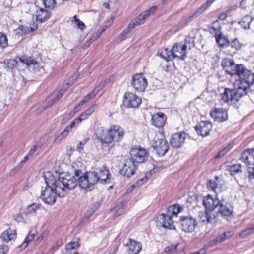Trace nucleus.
Here are the masks:
<instances>
[{
    "instance_id": "obj_1",
    "label": "nucleus",
    "mask_w": 254,
    "mask_h": 254,
    "mask_svg": "<svg viewBox=\"0 0 254 254\" xmlns=\"http://www.w3.org/2000/svg\"><path fill=\"white\" fill-rule=\"evenodd\" d=\"M46 186L41 188L40 198L45 203L53 205L57 196L63 197L76 186L75 177L67 173H61L57 179L50 172L44 175Z\"/></svg>"
},
{
    "instance_id": "obj_2",
    "label": "nucleus",
    "mask_w": 254,
    "mask_h": 254,
    "mask_svg": "<svg viewBox=\"0 0 254 254\" xmlns=\"http://www.w3.org/2000/svg\"><path fill=\"white\" fill-rule=\"evenodd\" d=\"M95 134L103 144H110L120 142L124 136V131L119 125H112L107 130L102 127H98Z\"/></svg>"
},
{
    "instance_id": "obj_3",
    "label": "nucleus",
    "mask_w": 254,
    "mask_h": 254,
    "mask_svg": "<svg viewBox=\"0 0 254 254\" xmlns=\"http://www.w3.org/2000/svg\"><path fill=\"white\" fill-rule=\"evenodd\" d=\"M239 78L238 89L241 95L254 92V73L247 69L243 65L238 66L235 74Z\"/></svg>"
},
{
    "instance_id": "obj_4",
    "label": "nucleus",
    "mask_w": 254,
    "mask_h": 254,
    "mask_svg": "<svg viewBox=\"0 0 254 254\" xmlns=\"http://www.w3.org/2000/svg\"><path fill=\"white\" fill-rule=\"evenodd\" d=\"M83 173L80 170H76L74 175L76 179V185L77 180L81 188L85 189L91 190L94 185L99 181L98 174L95 171L89 172L82 175ZM72 176V175H71Z\"/></svg>"
},
{
    "instance_id": "obj_5",
    "label": "nucleus",
    "mask_w": 254,
    "mask_h": 254,
    "mask_svg": "<svg viewBox=\"0 0 254 254\" xmlns=\"http://www.w3.org/2000/svg\"><path fill=\"white\" fill-rule=\"evenodd\" d=\"M130 84L136 91L143 92L148 86V81L143 74L137 73L132 76Z\"/></svg>"
},
{
    "instance_id": "obj_6",
    "label": "nucleus",
    "mask_w": 254,
    "mask_h": 254,
    "mask_svg": "<svg viewBox=\"0 0 254 254\" xmlns=\"http://www.w3.org/2000/svg\"><path fill=\"white\" fill-rule=\"evenodd\" d=\"M180 223L182 230L186 233H192L197 226L196 220L191 215L180 217Z\"/></svg>"
},
{
    "instance_id": "obj_7",
    "label": "nucleus",
    "mask_w": 254,
    "mask_h": 254,
    "mask_svg": "<svg viewBox=\"0 0 254 254\" xmlns=\"http://www.w3.org/2000/svg\"><path fill=\"white\" fill-rule=\"evenodd\" d=\"M142 102L140 97L132 92H126L124 96L123 103L127 108L138 107Z\"/></svg>"
},
{
    "instance_id": "obj_8",
    "label": "nucleus",
    "mask_w": 254,
    "mask_h": 254,
    "mask_svg": "<svg viewBox=\"0 0 254 254\" xmlns=\"http://www.w3.org/2000/svg\"><path fill=\"white\" fill-rule=\"evenodd\" d=\"M152 147L159 156H163L168 150L169 144L163 137L160 138L156 137L154 139Z\"/></svg>"
},
{
    "instance_id": "obj_9",
    "label": "nucleus",
    "mask_w": 254,
    "mask_h": 254,
    "mask_svg": "<svg viewBox=\"0 0 254 254\" xmlns=\"http://www.w3.org/2000/svg\"><path fill=\"white\" fill-rule=\"evenodd\" d=\"M203 205L206 208V210L208 211L214 213L213 211L218 208L217 212L220 214H222V211L220 209L222 207V205L219 204V201L217 199L214 200L209 195L204 198Z\"/></svg>"
},
{
    "instance_id": "obj_10",
    "label": "nucleus",
    "mask_w": 254,
    "mask_h": 254,
    "mask_svg": "<svg viewBox=\"0 0 254 254\" xmlns=\"http://www.w3.org/2000/svg\"><path fill=\"white\" fill-rule=\"evenodd\" d=\"M130 160L134 163H141L143 162L147 157L146 150L141 147L133 148L130 150Z\"/></svg>"
},
{
    "instance_id": "obj_11",
    "label": "nucleus",
    "mask_w": 254,
    "mask_h": 254,
    "mask_svg": "<svg viewBox=\"0 0 254 254\" xmlns=\"http://www.w3.org/2000/svg\"><path fill=\"white\" fill-rule=\"evenodd\" d=\"M156 9L157 6H153L149 9L144 11L130 22V26H132L134 28L136 26L143 24L144 20L150 14L153 13Z\"/></svg>"
},
{
    "instance_id": "obj_12",
    "label": "nucleus",
    "mask_w": 254,
    "mask_h": 254,
    "mask_svg": "<svg viewBox=\"0 0 254 254\" xmlns=\"http://www.w3.org/2000/svg\"><path fill=\"white\" fill-rule=\"evenodd\" d=\"M212 128L211 123L207 121H202L195 127L197 134L203 137L209 135Z\"/></svg>"
},
{
    "instance_id": "obj_13",
    "label": "nucleus",
    "mask_w": 254,
    "mask_h": 254,
    "mask_svg": "<svg viewBox=\"0 0 254 254\" xmlns=\"http://www.w3.org/2000/svg\"><path fill=\"white\" fill-rule=\"evenodd\" d=\"M241 65L235 64L234 62L230 59H223V70L231 76L235 75L236 74L238 66Z\"/></svg>"
},
{
    "instance_id": "obj_14",
    "label": "nucleus",
    "mask_w": 254,
    "mask_h": 254,
    "mask_svg": "<svg viewBox=\"0 0 254 254\" xmlns=\"http://www.w3.org/2000/svg\"><path fill=\"white\" fill-rule=\"evenodd\" d=\"M169 53L171 55V59L172 58H177L181 60H184L187 57L186 50L185 47H183L181 44H175L173 45L172 50Z\"/></svg>"
},
{
    "instance_id": "obj_15",
    "label": "nucleus",
    "mask_w": 254,
    "mask_h": 254,
    "mask_svg": "<svg viewBox=\"0 0 254 254\" xmlns=\"http://www.w3.org/2000/svg\"><path fill=\"white\" fill-rule=\"evenodd\" d=\"M135 170L134 163L129 159L124 164L123 168L120 170V173L125 177H129L134 174Z\"/></svg>"
},
{
    "instance_id": "obj_16",
    "label": "nucleus",
    "mask_w": 254,
    "mask_h": 254,
    "mask_svg": "<svg viewBox=\"0 0 254 254\" xmlns=\"http://www.w3.org/2000/svg\"><path fill=\"white\" fill-rule=\"evenodd\" d=\"M220 17H219L218 20L213 22L211 28V32L214 34L216 42L219 45L220 47H222V43H221L222 36V32L221 31V26L219 22Z\"/></svg>"
},
{
    "instance_id": "obj_17",
    "label": "nucleus",
    "mask_w": 254,
    "mask_h": 254,
    "mask_svg": "<svg viewBox=\"0 0 254 254\" xmlns=\"http://www.w3.org/2000/svg\"><path fill=\"white\" fill-rule=\"evenodd\" d=\"M125 246L129 254H138L142 249L141 243L131 239H129L128 242Z\"/></svg>"
},
{
    "instance_id": "obj_18",
    "label": "nucleus",
    "mask_w": 254,
    "mask_h": 254,
    "mask_svg": "<svg viewBox=\"0 0 254 254\" xmlns=\"http://www.w3.org/2000/svg\"><path fill=\"white\" fill-rule=\"evenodd\" d=\"M240 93L242 92L241 91H239L238 88H237V91L229 88H225V91L223 92V101L228 102L229 101L232 100L238 101L239 97H241L243 96L241 95L240 94Z\"/></svg>"
},
{
    "instance_id": "obj_19",
    "label": "nucleus",
    "mask_w": 254,
    "mask_h": 254,
    "mask_svg": "<svg viewBox=\"0 0 254 254\" xmlns=\"http://www.w3.org/2000/svg\"><path fill=\"white\" fill-rule=\"evenodd\" d=\"M240 159L246 164L254 165V148L244 150L241 154Z\"/></svg>"
},
{
    "instance_id": "obj_20",
    "label": "nucleus",
    "mask_w": 254,
    "mask_h": 254,
    "mask_svg": "<svg viewBox=\"0 0 254 254\" xmlns=\"http://www.w3.org/2000/svg\"><path fill=\"white\" fill-rule=\"evenodd\" d=\"M186 138V133L180 132L173 134L170 139V144L173 148H179L184 143Z\"/></svg>"
},
{
    "instance_id": "obj_21",
    "label": "nucleus",
    "mask_w": 254,
    "mask_h": 254,
    "mask_svg": "<svg viewBox=\"0 0 254 254\" xmlns=\"http://www.w3.org/2000/svg\"><path fill=\"white\" fill-rule=\"evenodd\" d=\"M166 119V116L163 113L159 112L152 116L151 122L157 128H162L164 127Z\"/></svg>"
},
{
    "instance_id": "obj_22",
    "label": "nucleus",
    "mask_w": 254,
    "mask_h": 254,
    "mask_svg": "<svg viewBox=\"0 0 254 254\" xmlns=\"http://www.w3.org/2000/svg\"><path fill=\"white\" fill-rule=\"evenodd\" d=\"M198 217L200 222L208 223L212 222V220L216 217L214 213L210 212L205 210V212H200L199 213Z\"/></svg>"
},
{
    "instance_id": "obj_23",
    "label": "nucleus",
    "mask_w": 254,
    "mask_h": 254,
    "mask_svg": "<svg viewBox=\"0 0 254 254\" xmlns=\"http://www.w3.org/2000/svg\"><path fill=\"white\" fill-rule=\"evenodd\" d=\"M162 220V225L164 228H168L169 229L173 230L175 229V227L173 224V221L171 219V216L168 214H162L161 215Z\"/></svg>"
},
{
    "instance_id": "obj_24",
    "label": "nucleus",
    "mask_w": 254,
    "mask_h": 254,
    "mask_svg": "<svg viewBox=\"0 0 254 254\" xmlns=\"http://www.w3.org/2000/svg\"><path fill=\"white\" fill-rule=\"evenodd\" d=\"M16 237V232L14 229H8L4 231L1 234V238L3 241L8 242L14 240Z\"/></svg>"
},
{
    "instance_id": "obj_25",
    "label": "nucleus",
    "mask_w": 254,
    "mask_h": 254,
    "mask_svg": "<svg viewBox=\"0 0 254 254\" xmlns=\"http://www.w3.org/2000/svg\"><path fill=\"white\" fill-rule=\"evenodd\" d=\"M19 60L22 63L29 66L34 65V67L33 69L35 70H39V67L38 66V64L37 61L33 58L30 57L23 56L22 57L20 58Z\"/></svg>"
},
{
    "instance_id": "obj_26",
    "label": "nucleus",
    "mask_w": 254,
    "mask_h": 254,
    "mask_svg": "<svg viewBox=\"0 0 254 254\" xmlns=\"http://www.w3.org/2000/svg\"><path fill=\"white\" fill-rule=\"evenodd\" d=\"M80 246L79 239L75 238L65 245V249L67 253L71 254L72 250H77Z\"/></svg>"
},
{
    "instance_id": "obj_27",
    "label": "nucleus",
    "mask_w": 254,
    "mask_h": 254,
    "mask_svg": "<svg viewBox=\"0 0 254 254\" xmlns=\"http://www.w3.org/2000/svg\"><path fill=\"white\" fill-rule=\"evenodd\" d=\"M36 17L37 21L43 22L49 18L50 15L47 10L40 8L38 10H37Z\"/></svg>"
},
{
    "instance_id": "obj_28",
    "label": "nucleus",
    "mask_w": 254,
    "mask_h": 254,
    "mask_svg": "<svg viewBox=\"0 0 254 254\" xmlns=\"http://www.w3.org/2000/svg\"><path fill=\"white\" fill-rule=\"evenodd\" d=\"M211 117L216 122H221L222 121V109L214 108L210 111Z\"/></svg>"
},
{
    "instance_id": "obj_29",
    "label": "nucleus",
    "mask_w": 254,
    "mask_h": 254,
    "mask_svg": "<svg viewBox=\"0 0 254 254\" xmlns=\"http://www.w3.org/2000/svg\"><path fill=\"white\" fill-rule=\"evenodd\" d=\"M98 174L97 177L99 178V181L101 183L106 182L108 179L109 171L106 168H103L100 170L96 171Z\"/></svg>"
},
{
    "instance_id": "obj_30",
    "label": "nucleus",
    "mask_w": 254,
    "mask_h": 254,
    "mask_svg": "<svg viewBox=\"0 0 254 254\" xmlns=\"http://www.w3.org/2000/svg\"><path fill=\"white\" fill-rule=\"evenodd\" d=\"M225 165V171L231 175H234L235 173L242 172L241 165L240 164H232L231 165Z\"/></svg>"
},
{
    "instance_id": "obj_31",
    "label": "nucleus",
    "mask_w": 254,
    "mask_h": 254,
    "mask_svg": "<svg viewBox=\"0 0 254 254\" xmlns=\"http://www.w3.org/2000/svg\"><path fill=\"white\" fill-rule=\"evenodd\" d=\"M182 210L183 208L179 205H174L168 207L167 214L170 216H177V214Z\"/></svg>"
},
{
    "instance_id": "obj_32",
    "label": "nucleus",
    "mask_w": 254,
    "mask_h": 254,
    "mask_svg": "<svg viewBox=\"0 0 254 254\" xmlns=\"http://www.w3.org/2000/svg\"><path fill=\"white\" fill-rule=\"evenodd\" d=\"M228 45H230L232 47L236 49H238L240 48L239 42L237 38L234 39L232 41L230 42L227 37L223 36V48L225 46H227Z\"/></svg>"
},
{
    "instance_id": "obj_33",
    "label": "nucleus",
    "mask_w": 254,
    "mask_h": 254,
    "mask_svg": "<svg viewBox=\"0 0 254 254\" xmlns=\"http://www.w3.org/2000/svg\"><path fill=\"white\" fill-rule=\"evenodd\" d=\"M73 128V127L70 124L69 126L66 127L56 137L54 142L55 143L60 142L63 139L68 135L69 132Z\"/></svg>"
},
{
    "instance_id": "obj_34",
    "label": "nucleus",
    "mask_w": 254,
    "mask_h": 254,
    "mask_svg": "<svg viewBox=\"0 0 254 254\" xmlns=\"http://www.w3.org/2000/svg\"><path fill=\"white\" fill-rule=\"evenodd\" d=\"M211 1H206L195 12L193 13V16L196 18L202 14L208 7L211 6Z\"/></svg>"
},
{
    "instance_id": "obj_35",
    "label": "nucleus",
    "mask_w": 254,
    "mask_h": 254,
    "mask_svg": "<svg viewBox=\"0 0 254 254\" xmlns=\"http://www.w3.org/2000/svg\"><path fill=\"white\" fill-rule=\"evenodd\" d=\"M252 21V18L249 15H246L242 17L239 21L240 25L245 29H248L250 28V23Z\"/></svg>"
},
{
    "instance_id": "obj_36",
    "label": "nucleus",
    "mask_w": 254,
    "mask_h": 254,
    "mask_svg": "<svg viewBox=\"0 0 254 254\" xmlns=\"http://www.w3.org/2000/svg\"><path fill=\"white\" fill-rule=\"evenodd\" d=\"M35 238V233L32 231H30L28 235L26 237L24 241L20 245L19 247L21 249H25L28 244L32 241Z\"/></svg>"
},
{
    "instance_id": "obj_37",
    "label": "nucleus",
    "mask_w": 254,
    "mask_h": 254,
    "mask_svg": "<svg viewBox=\"0 0 254 254\" xmlns=\"http://www.w3.org/2000/svg\"><path fill=\"white\" fill-rule=\"evenodd\" d=\"M183 47H185V49L186 50L187 48L189 50L191 49L195 46V39L193 37H187L185 39V43L184 45H182Z\"/></svg>"
},
{
    "instance_id": "obj_38",
    "label": "nucleus",
    "mask_w": 254,
    "mask_h": 254,
    "mask_svg": "<svg viewBox=\"0 0 254 254\" xmlns=\"http://www.w3.org/2000/svg\"><path fill=\"white\" fill-rule=\"evenodd\" d=\"M134 28L132 26H130V24L128 25L127 28H125L122 33H121L119 36L118 38L121 40H124L127 37V35Z\"/></svg>"
},
{
    "instance_id": "obj_39",
    "label": "nucleus",
    "mask_w": 254,
    "mask_h": 254,
    "mask_svg": "<svg viewBox=\"0 0 254 254\" xmlns=\"http://www.w3.org/2000/svg\"><path fill=\"white\" fill-rule=\"evenodd\" d=\"M125 201H122L118 204L112 211L116 212L117 216H119L124 212L123 206L125 203Z\"/></svg>"
},
{
    "instance_id": "obj_40",
    "label": "nucleus",
    "mask_w": 254,
    "mask_h": 254,
    "mask_svg": "<svg viewBox=\"0 0 254 254\" xmlns=\"http://www.w3.org/2000/svg\"><path fill=\"white\" fill-rule=\"evenodd\" d=\"M223 216H229L233 218V207L223 205Z\"/></svg>"
},
{
    "instance_id": "obj_41",
    "label": "nucleus",
    "mask_w": 254,
    "mask_h": 254,
    "mask_svg": "<svg viewBox=\"0 0 254 254\" xmlns=\"http://www.w3.org/2000/svg\"><path fill=\"white\" fill-rule=\"evenodd\" d=\"M88 117L87 115L84 112L82 113L80 117L75 118L74 120L71 123L70 125L74 127L76 125L79 124L82 120H85Z\"/></svg>"
},
{
    "instance_id": "obj_42",
    "label": "nucleus",
    "mask_w": 254,
    "mask_h": 254,
    "mask_svg": "<svg viewBox=\"0 0 254 254\" xmlns=\"http://www.w3.org/2000/svg\"><path fill=\"white\" fill-rule=\"evenodd\" d=\"M8 45V40L6 35L0 32V48H5Z\"/></svg>"
},
{
    "instance_id": "obj_43",
    "label": "nucleus",
    "mask_w": 254,
    "mask_h": 254,
    "mask_svg": "<svg viewBox=\"0 0 254 254\" xmlns=\"http://www.w3.org/2000/svg\"><path fill=\"white\" fill-rule=\"evenodd\" d=\"M99 207V205L98 204H96L92 207L90 208V209L85 213V217L88 219L91 215L94 213L97 209Z\"/></svg>"
},
{
    "instance_id": "obj_44",
    "label": "nucleus",
    "mask_w": 254,
    "mask_h": 254,
    "mask_svg": "<svg viewBox=\"0 0 254 254\" xmlns=\"http://www.w3.org/2000/svg\"><path fill=\"white\" fill-rule=\"evenodd\" d=\"M254 231V230L253 228H252V226H251L248 228L245 229L244 230L242 231L240 233L239 235L241 237L245 238L246 236H247L250 234H252Z\"/></svg>"
},
{
    "instance_id": "obj_45",
    "label": "nucleus",
    "mask_w": 254,
    "mask_h": 254,
    "mask_svg": "<svg viewBox=\"0 0 254 254\" xmlns=\"http://www.w3.org/2000/svg\"><path fill=\"white\" fill-rule=\"evenodd\" d=\"M43 4L46 8H53L56 2L55 0H43Z\"/></svg>"
},
{
    "instance_id": "obj_46",
    "label": "nucleus",
    "mask_w": 254,
    "mask_h": 254,
    "mask_svg": "<svg viewBox=\"0 0 254 254\" xmlns=\"http://www.w3.org/2000/svg\"><path fill=\"white\" fill-rule=\"evenodd\" d=\"M217 184L215 181L210 180L207 183V188L213 191H215Z\"/></svg>"
},
{
    "instance_id": "obj_47",
    "label": "nucleus",
    "mask_w": 254,
    "mask_h": 254,
    "mask_svg": "<svg viewBox=\"0 0 254 254\" xmlns=\"http://www.w3.org/2000/svg\"><path fill=\"white\" fill-rule=\"evenodd\" d=\"M73 18L75 22L80 29L83 30L85 29V25L84 23L80 20V19L77 18V16L75 15Z\"/></svg>"
},
{
    "instance_id": "obj_48",
    "label": "nucleus",
    "mask_w": 254,
    "mask_h": 254,
    "mask_svg": "<svg viewBox=\"0 0 254 254\" xmlns=\"http://www.w3.org/2000/svg\"><path fill=\"white\" fill-rule=\"evenodd\" d=\"M167 49H165V54H164L162 52H158L157 53V55L160 56V57H161L162 59L166 60L167 61H168L169 60H170L171 59V55L170 54V53H169V52H167Z\"/></svg>"
},
{
    "instance_id": "obj_49",
    "label": "nucleus",
    "mask_w": 254,
    "mask_h": 254,
    "mask_svg": "<svg viewBox=\"0 0 254 254\" xmlns=\"http://www.w3.org/2000/svg\"><path fill=\"white\" fill-rule=\"evenodd\" d=\"M148 174H146L143 178L138 179L136 182V185L137 186H140L143 185L144 183L146 182L148 180Z\"/></svg>"
},
{
    "instance_id": "obj_50",
    "label": "nucleus",
    "mask_w": 254,
    "mask_h": 254,
    "mask_svg": "<svg viewBox=\"0 0 254 254\" xmlns=\"http://www.w3.org/2000/svg\"><path fill=\"white\" fill-rule=\"evenodd\" d=\"M96 108H97V105L95 104V105L91 106L89 108L87 109L84 112L86 114V115H87V116L89 117L95 111Z\"/></svg>"
},
{
    "instance_id": "obj_51",
    "label": "nucleus",
    "mask_w": 254,
    "mask_h": 254,
    "mask_svg": "<svg viewBox=\"0 0 254 254\" xmlns=\"http://www.w3.org/2000/svg\"><path fill=\"white\" fill-rule=\"evenodd\" d=\"M22 168V165L19 164L15 167H14L13 169L11 170V171L9 173V176L10 177L14 176L16 173V172Z\"/></svg>"
},
{
    "instance_id": "obj_52",
    "label": "nucleus",
    "mask_w": 254,
    "mask_h": 254,
    "mask_svg": "<svg viewBox=\"0 0 254 254\" xmlns=\"http://www.w3.org/2000/svg\"><path fill=\"white\" fill-rule=\"evenodd\" d=\"M248 172L249 174V178L250 179H254V167H249L248 168Z\"/></svg>"
},
{
    "instance_id": "obj_53",
    "label": "nucleus",
    "mask_w": 254,
    "mask_h": 254,
    "mask_svg": "<svg viewBox=\"0 0 254 254\" xmlns=\"http://www.w3.org/2000/svg\"><path fill=\"white\" fill-rule=\"evenodd\" d=\"M8 251V247L7 245L0 246V254H6Z\"/></svg>"
},
{
    "instance_id": "obj_54",
    "label": "nucleus",
    "mask_w": 254,
    "mask_h": 254,
    "mask_svg": "<svg viewBox=\"0 0 254 254\" xmlns=\"http://www.w3.org/2000/svg\"><path fill=\"white\" fill-rule=\"evenodd\" d=\"M102 33V31H98L96 34H93L92 37L89 39V40L91 42H94L95 41L97 40V39L100 37V36L101 35Z\"/></svg>"
},
{
    "instance_id": "obj_55",
    "label": "nucleus",
    "mask_w": 254,
    "mask_h": 254,
    "mask_svg": "<svg viewBox=\"0 0 254 254\" xmlns=\"http://www.w3.org/2000/svg\"><path fill=\"white\" fill-rule=\"evenodd\" d=\"M234 232L233 231H229L226 233H223V241L226 239H228L233 236Z\"/></svg>"
},
{
    "instance_id": "obj_56",
    "label": "nucleus",
    "mask_w": 254,
    "mask_h": 254,
    "mask_svg": "<svg viewBox=\"0 0 254 254\" xmlns=\"http://www.w3.org/2000/svg\"><path fill=\"white\" fill-rule=\"evenodd\" d=\"M222 241V237L220 236L217 239L212 240L210 242V245L211 246H214L217 243L219 242L221 243Z\"/></svg>"
},
{
    "instance_id": "obj_57",
    "label": "nucleus",
    "mask_w": 254,
    "mask_h": 254,
    "mask_svg": "<svg viewBox=\"0 0 254 254\" xmlns=\"http://www.w3.org/2000/svg\"><path fill=\"white\" fill-rule=\"evenodd\" d=\"M39 208V206L38 205L36 204H33L30 206L29 207V211L30 212H34L36 210H37Z\"/></svg>"
},
{
    "instance_id": "obj_58",
    "label": "nucleus",
    "mask_w": 254,
    "mask_h": 254,
    "mask_svg": "<svg viewBox=\"0 0 254 254\" xmlns=\"http://www.w3.org/2000/svg\"><path fill=\"white\" fill-rule=\"evenodd\" d=\"M37 150V146H34L33 147L29 150V151L28 153V156H29L31 158L33 157L34 154L35 153V152Z\"/></svg>"
},
{
    "instance_id": "obj_59",
    "label": "nucleus",
    "mask_w": 254,
    "mask_h": 254,
    "mask_svg": "<svg viewBox=\"0 0 254 254\" xmlns=\"http://www.w3.org/2000/svg\"><path fill=\"white\" fill-rule=\"evenodd\" d=\"M97 94L94 92V91L93 90L92 92L89 94H88L86 97L85 98L88 101L91 98H93Z\"/></svg>"
},
{
    "instance_id": "obj_60",
    "label": "nucleus",
    "mask_w": 254,
    "mask_h": 254,
    "mask_svg": "<svg viewBox=\"0 0 254 254\" xmlns=\"http://www.w3.org/2000/svg\"><path fill=\"white\" fill-rule=\"evenodd\" d=\"M195 18H196V17H193V14H192L191 15L189 16V17H188L187 18L185 19V22L186 24H187L189 22L191 21L192 20H193L194 19H195Z\"/></svg>"
},
{
    "instance_id": "obj_61",
    "label": "nucleus",
    "mask_w": 254,
    "mask_h": 254,
    "mask_svg": "<svg viewBox=\"0 0 254 254\" xmlns=\"http://www.w3.org/2000/svg\"><path fill=\"white\" fill-rule=\"evenodd\" d=\"M62 240H58L55 246L52 248V249L55 250H57L60 247V246L62 245Z\"/></svg>"
},
{
    "instance_id": "obj_62",
    "label": "nucleus",
    "mask_w": 254,
    "mask_h": 254,
    "mask_svg": "<svg viewBox=\"0 0 254 254\" xmlns=\"http://www.w3.org/2000/svg\"><path fill=\"white\" fill-rule=\"evenodd\" d=\"M31 158V157L27 154L24 158V159L21 161L19 164L22 165V167H23V165L24 163H26L28 160H29Z\"/></svg>"
},
{
    "instance_id": "obj_63",
    "label": "nucleus",
    "mask_w": 254,
    "mask_h": 254,
    "mask_svg": "<svg viewBox=\"0 0 254 254\" xmlns=\"http://www.w3.org/2000/svg\"><path fill=\"white\" fill-rule=\"evenodd\" d=\"M177 246H178V245H176L175 246H168L165 249V251L169 252V251H172L173 250H174V249H176V248L177 247Z\"/></svg>"
},
{
    "instance_id": "obj_64",
    "label": "nucleus",
    "mask_w": 254,
    "mask_h": 254,
    "mask_svg": "<svg viewBox=\"0 0 254 254\" xmlns=\"http://www.w3.org/2000/svg\"><path fill=\"white\" fill-rule=\"evenodd\" d=\"M68 88V85H66L65 87L62 88L59 92L60 94V96H62L64 92L66 91V89Z\"/></svg>"
}]
</instances>
